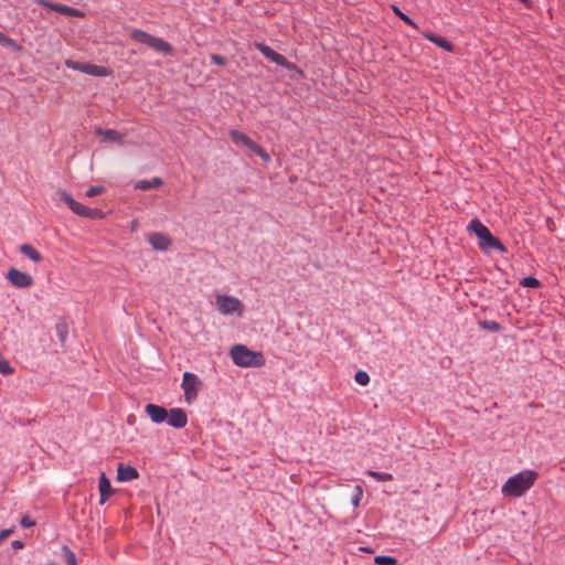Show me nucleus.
I'll list each match as a JSON object with an SVG mask.
<instances>
[{
  "mask_svg": "<svg viewBox=\"0 0 565 565\" xmlns=\"http://www.w3.org/2000/svg\"><path fill=\"white\" fill-rule=\"evenodd\" d=\"M537 479V472L533 470H523L510 477L501 488L504 497L518 498L523 495Z\"/></svg>",
  "mask_w": 565,
  "mask_h": 565,
  "instance_id": "nucleus-1",
  "label": "nucleus"
},
{
  "mask_svg": "<svg viewBox=\"0 0 565 565\" xmlns=\"http://www.w3.org/2000/svg\"><path fill=\"white\" fill-rule=\"evenodd\" d=\"M468 230L473 232L479 238V246L481 249L489 252L491 249H498L501 253H505V246L492 235L489 228L483 225L478 218H472L468 224Z\"/></svg>",
  "mask_w": 565,
  "mask_h": 565,
  "instance_id": "nucleus-2",
  "label": "nucleus"
},
{
  "mask_svg": "<svg viewBox=\"0 0 565 565\" xmlns=\"http://www.w3.org/2000/svg\"><path fill=\"white\" fill-rule=\"evenodd\" d=\"M230 354L234 364L241 367H259L265 363L264 355L260 352H254L244 344L233 345Z\"/></svg>",
  "mask_w": 565,
  "mask_h": 565,
  "instance_id": "nucleus-3",
  "label": "nucleus"
},
{
  "mask_svg": "<svg viewBox=\"0 0 565 565\" xmlns=\"http://www.w3.org/2000/svg\"><path fill=\"white\" fill-rule=\"evenodd\" d=\"M56 200L63 202L68 206V209L76 215L96 220L103 218L105 216L104 212L98 209H89L84 204L75 201L73 196L64 190H60L55 194Z\"/></svg>",
  "mask_w": 565,
  "mask_h": 565,
  "instance_id": "nucleus-4",
  "label": "nucleus"
},
{
  "mask_svg": "<svg viewBox=\"0 0 565 565\" xmlns=\"http://www.w3.org/2000/svg\"><path fill=\"white\" fill-rule=\"evenodd\" d=\"M130 36L132 40L143 43L159 53L170 55L173 52V49L170 43H168L161 38L153 36L142 30H134L130 33Z\"/></svg>",
  "mask_w": 565,
  "mask_h": 565,
  "instance_id": "nucleus-5",
  "label": "nucleus"
},
{
  "mask_svg": "<svg viewBox=\"0 0 565 565\" xmlns=\"http://www.w3.org/2000/svg\"><path fill=\"white\" fill-rule=\"evenodd\" d=\"M215 306L218 312L224 316L236 315L241 318L244 315L243 302L234 296L217 295L215 298Z\"/></svg>",
  "mask_w": 565,
  "mask_h": 565,
  "instance_id": "nucleus-6",
  "label": "nucleus"
},
{
  "mask_svg": "<svg viewBox=\"0 0 565 565\" xmlns=\"http://www.w3.org/2000/svg\"><path fill=\"white\" fill-rule=\"evenodd\" d=\"M181 387L184 392L185 402L191 404L198 397L201 380L194 373L185 372L182 377Z\"/></svg>",
  "mask_w": 565,
  "mask_h": 565,
  "instance_id": "nucleus-7",
  "label": "nucleus"
},
{
  "mask_svg": "<svg viewBox=\"0 0 565 565\" xmlns=\"http://www.w3.org/2000/svg\"><path fill=\"white\" fill-rule=\"evenodd\" d=\"M255 47L260 51V53L271 62L276 63L279 66L286 67L288 70H294L295 65L290 62H288L285 56L274 51L268 45L262 43V42H255Z\"/></svg>",
  "mask_w": 565,
  "mask_h": 565,
  "instance_id": "nucleus-8",
  "label": "nucleus"
},
{
  "mask_svg": "<svg viewBox=\"0 0 565 565\" xmlns=\"http://www.w3.org/2000/svg\"><path fill=\"white\" fill-rule=\"evenodd\" d=\"M7 279L10 284L17 288H28L34 282L33 277L24 271L17 268H10L7 273Z\"/></svg>",
  "mask_w": 565,
  "mask_h": 565,
  "instance_id": "nucleus-9",
  "label": "nucleus"
},
{
  "mask_svg": "<svg viewBox=\"0 0 565 565\" xmlns=\"http://www.w3.org/2000/svg\"><path fill=\"white\" fill-rule=\"evenodd\" d=\"M36 2L43 7H46L57 13H61L63 15H68V17H78V18H83L84 17V13L75 8H72V7H68L66 4H62V3H53V2H50L49 0H36Z\"/></svg>",
  "mask_w": 565,
  "mask_h": 565,
  "instance_id": "nucleus-10",
  "label": "nucleus"
},
{
  "mask_svg": "<svg viewBox=\"0 0 565 565\" xmlns=\"http://www.w3.org/2000/svg\"><path fill=\"white\" fill-rule=\"evenodd\" d=\"M145 413L156 424H161L168 418V411L164 407L156 404H147L145 406Z\"/></svg>",
  "mask_w": 565,
  "mask_h": 565,
  "instance_id": "nucleus-11",
  "label": "nucleus"
},
{
  "mask_svg": "<svg viewBox=\"0 0 565 565\" xmlns=\"http://www.w3.org/2000/svg\"><path fill=\"white\" fill-rule=\"evenodd\" d=\"M167 420L174 428H183L188 424V416L182 408H172L168 412Z\"/></svg>",
  "mask_w": 565,
  "mask_h": 565,
  "instance_id": "nucleus-12",
  "label": "nucleus"
},
{
  "mask_svg": "<svg viewBox=\"0 0 565 565\" xmlns=\"http://www.w3.org/2000/svg\"><path fill=\"white\" fill-rule=\"evenodd\" d=\"M139 476L136 468L119 463L117 468V480L119 482H127L137 479Z\"/></svg>",
  "mask_w": 565,
  "mask_h": 565,
  "instance_id": "nucleus-13",
  "label": "nucleus"
},
{
  "mask_svg": "<svg viewBox=\"0 0 565 565\" xmlns=\"http://www.w3.org/2000/svg\"><path fill=\"white\" fill-rule=\"evenodd\" d=\"M148 242L157 250H167L171 245V239L161 233H153L149 235Z\"/></svg>",
  "mask_w": 565,
  "mask_h": 565,
  "instance_id": "nucleus-14",
  "label": "nucleus"
},
{
  "mask_svg": "<svg viewBox=\"0 0 565 565\" xmlns=\"http://www.w3.org/2000/svg\"><path fill=\"white\" fill-rule=\"evenodd\" d=\"M98 488H99V493H100L99 503L104 504L108 500V498L113 494L110 481L105 476V473H102V476L99 478Z\"/></svg>",
  "mask_w": 565,
  "mask_h": 565,
  "instance_id": "nucleus-15",
  "label": "nucleus"
},
{
  "mask_svg": "<svg viewBox=\"0 0 565 565\" xmlns=\"http://www.w3.org/2000/svg\"><path fill=\"white\" fill-rule=\"evenodd\" d=\"M423 34L428 41L435 43L436 45L444 49L445 51L452 52V50H454L452 44L449 41H447L445 38L436 35L431 32H424Z\"/></svg>",
  "mask_w": 565,
  "mask_h": 565,
  "instance_id": "nucleus-16",
  "label": "nucleus"
},
{
  "mask_svg": "<svg viewBox=\"0 0 565 565\" xmlns=\"http://www.w3.org/2000/svg\"><path fill=\"white\" fill-rule=\"evenodd\" d=\"M82 72L93 76H107L110 74L107 67L90 63H85V65L82 67Z\"/></svg>",
  "mask_w": 565,
  "mask_h": 565,
  "instance_id": "nucleus-17",
  "label": "nucleus"
},
{
  "mask_svg": "<svg viewBox=\"0 0 565 565\" xmlns=\"http://www.w3.org/2000/svg\"><path fill=\"white\" fill-rule=\"evenodd\" d=\"M97 134L104 137V141L122 143V136L113 129H97Z\"/></svg>",
  "mask_w": 565,
  "mask_h": 565,
  "instance_id": "nucleus-18",
  "label": "nucleus"
},
{
  "mask_svg": "<svg viewBox=\"0 0 565 565\" xmlns=\"http://www.w3.org/2000/svg\"><path fill=\"white\" fill-rule=\"evenodd\" d=\"M20 252L34 263H40L43 259L42 255L30 244H22Z\"/></svg>",
  "mask_w": 565,
  "mask_h": 565,
  "instance_id": "nucleus-19",
  "label": "nucleus"
},
{
  "mask_svg": "<svg viewBox=\"0 0 565 565\" xmlns=\"http://www.w3.org/2000/svg\"><path fill=\"white\" fill-rule=\"evenodd\" d=\"M163 184V181L160 178H153L151 180H140L136 183V189L139 190H150L153 188H159Z\"/></svg>",
  "mask_w": 565,
  "mask_h": 565,
  "instance_id": "nucleus-20",
  "label": "nucleus"
},
{
  "mask_svg": "<svg viewBox=\"0 0 565 565\" xmlns=\"http://www.w3.org/2000/svg\"><path fill=\"white\" fill-rule=\"evenodd\" d=\"M230 136L235 145H243L249 139V137L238 130H231Z\"/></svg>",
  "mask_w": 565,
  "mask_h": 565,
  "instance_id": "nucleus-21",
  "label": "nucleus"
},
{
  "mask_svg": "<svg viewBox=\"0 0 565 565\" xmlns=\"http://www.w3.org/2000/svg\"><path fill=\"white\" fill-rule=\"evenodd\" d=\"M63 557L65 559L66 565H77L76 556L74 552L66 545L62 547Z\"/></svg>",
  "mask_w": 565,
  "mask_h": 565,
  "instance_id": "nucleus-22",
  "label": "nucleus"
},
{
  "mask_svg": "<svg viewBox=\"0 0 565 565\" xmlns=\"http://www.w3.org/2000/svg\"><path fill=\"white\" fill-rule=\"evenodd\" d=\"M367 475L371 476L372 478L376 479L377 481H390L393 479V476L388 472H379V471L369 470Z\"/></svg>",
  "mask_w": 565,
  "mask_h": 565,
  "instance_id": "nucleus-23",
  "label": "nucleus"
},
{
  "mask_svg": "<svg viewBox=\"0 0 565 565\" xmlns=\"http://www.w3.org/2000/svg\"><path fill=\"white\" fill-rule=\"evenodd\" d=\"M374 563L376 565H397V559L392 556H376L374 558Z\"/></svg>",
  "mask_w": 565,
  "mask_h": 565,
  "instance_id": "nucleus-24",
  "label": "nucleus"
},
{
  "mask_svg": "<svg viewBox=\"0 0 565 565\" xmlns=\"http://www.w3.org/2000/svg\"><path fill=\"white\" fill-rule=\"evenodd\" d=\"M354 380L358 384L365 386L370 383V375L365 371H358L354 374Z\"/></svg>",
  "mask_w": 565,
  "mask_h": 565,
  "instance_id": "nucleus-25",
  "label": "nucleus"
},
{
  "mask_svg": "<svg viewBox=\"0 0 565 565\" xmlns=\"http://www.w3.org/2000/svg\"><path fill=\"white\" fill-rule=\"evenodd\" d=\"M13 372H14V369L9 364V362L7 360H4L0 355V373L3 375H9V374H12Z\"/></svg>",
  "mask_w": 565,
  "mask_h": 565,
  "instance_id": "nucleus-26",
  "label": "nucleus"
},
{
  "mask_svg": "<svg viewBox=\"0 0 565 565\" xmlns=\"http://www.w3.org/2000/svg\"><path fill=\"white\" fill-rule=\"evenodd\" d=\"M362 497H363V489H362L361 486H356L354 488V494H353V497L351 499L352 505L353 507H358L360 504V502H361Z\"/></svg>",
  "mask_w": 565,
  "mask_h": 565,
  "instance_id": "nucleus-27",
  "label": "nucleus"
},
{
  "mask_svg": "<svg viewBox=\"0 0 565 565\" xmlns=\"http://www.w3.org/2000/svg\"><path fill=\"white\" fill-rule=\"evenodd\" d=\"M392 10L393 12L399 18L402 19L404 22H406L407 24L412 25V26H416V24L414 23V21L407 17L406 14H404L396 6H392Z\"/></svg>",
  "mask_w": 565,
  "mask_h": 565,
  "instance_id": "nucleus-28",
  "label": "nucleus"
},
{
  "mask_svg": "<svg viewBox=\"0 0 565 565\" xmlns=\"http://www.w3.org/2000/svg\"><path fill=\"white\" fill-rule=\"evenodd\" d=\"M105 190H106L105 186H102V185L89 186L86 191V196L93 198V196L99 195V194L104 193Z\"/></svg>",
  "mask_w": 565,
  "mask_h": 565,
  "instance_id": "nucleus-29",
  "label": "nucleus"
},
{
  "mask_svg": "<svg viewBox=\"0 0 565 565\" xmlns=\"http://www.w3.org/2000/svg\"><path fill=\"white\" fill-rule=\"evenodd\" d=\"M480 326L483 329L489 330V331H499L500 330V326L495 321H491V320H484V321L480 322Z\"/></svg>",
  "mask_w": 565,
  "mask_h": 565,
  "instance_id": "nucleus-30",
  "label": "nucleus"
},
{
  "mask_svg": "<svg viewBox=\"0 0 565 565\" xmlns=\"http://www.w3.org/2000/svg\"><path fill=\"white\" fill-rule=\"evenodd\" d=\"M522 285L525 287L536 288L540 286V281L534 277H525L522 280Z\"/></svg>",
  "mask_w": 565,
  "mask_h": 565,
  "instance_id": "nucleus-31",
  "label": "nucleus"
},
{
  "mask_svg": "<svg viewBox=\"0 0 565 565\" xmlns=\"http://www.w3.org/2000/svg\"><path fill=\"white\" fill-rule=\"evenodd\" d=\"M65 65L68 67V68H73V70H77V71H81L82 72V67L85 65V63H79V62H73L71 60H67L65 62Z\"/></svg>",
  "mask_w": 565,
  "mask_h": 565,
  "instance_id": "nucleus-32",
  "label": "nucleus"
},
{
  "mask_svg": "<svg viewBox=\"0 0 565 565\" xmlns=\"http://www.w3.org/2000/svg\"><path fill=\"white\" fill-rule=\"evenodd\" d=\"M211 61L216 65H225L226 64V60L218 54H212Z\"/></svg>",
  "mask_w": 565,
  "mask_h": 565,
  "instance_id": "nucleus-33",
  "label": "nucleus"
},
{
  "mask_svg": "<svg viewBox=\"0 0 565 565\" xmlns=\"http://www.w3.org/2000/svg\"><path fill=\"white\" fill-rule=\"evenodd\" d=\"M246 148L252 150L253 152H256V149H258L260 146L256 142H254L250 138L244 143Z\"/></svg>",
  "mask_w": 565,
  "mask_h": 565,
  "instance_id": "nucleus-34",
  "label": "nucleus"
},
{
  "mask_svg": "<svg viewBox=\"0 0 565 565\" xmlns=\"http://www.w3.org/2000/svg\"><path fill=\"white\" fill-rule=\"evenodd\" d=\"M246 148L252 150L253 152H256V149H258L260 146L256 142H254L250 138L244 143Z\"/></svg>",
  "mask_w": 565,
  "mask_h": 565,
  "instance_id": "nucleus-35",
  "label": "nucleus"
},
{
  "mask_svg": "<svg viewBox=\"0 0 565 565\" xmlns=\"http://www.w3.org/2000/svg\"><path fill=\"white\" fill-rule=\"evenodd\" d=\"M255 153L257 156H259L265 161L269 160V154L266 152V150L262 146L258 149H256Z\"/></svg>",
  "mask_w": 565,
  "mask_h": 565,
  "instance_id": "nucleus-36",
  "label": "nucleus"
},
{
  "mask_svg": "<svg viewBox=\"0 0 565 565\" xmlns=\"http://www.w3.org/2000/svg\"><path fill=\"white\" fill-rule=\"evenodd\" d=\"M21 525L23 527H30V526H33L34 525V522L29 518V516H24L22 518L21 520Z\"/></svg>",
  "mask_w": 565,
  "mask_h": 565,
  "instance_id": "nucleus-37",
  "label": "nucleus"
},
{
  "mask_svg": "<svg viewBox=\"0 0 565 565\" xmlns=\"http://www.w3.org/2000/svg\"><path fill=\"white\" fill-rule=\"evenodd\" d=\"M12 533V530L4 529L0 532V543L6 540L10 534Z\"/></svg>",
  "mask_w": 565,
  "mask_h": 565,
  "instance_id": "nucleus-38",
  "label": "nucleus"
},
{
  "mask_svg": "<svg viewBox=\"0 0 565 565\" xmlns=\"http://www.w3.org/2000/svg\"><path fill=\"white\" fill-rule=\"evenodd\" d=\"M13 545H14L15 547H21V546H22V543H21L20 541H15V542H13Z\"/></svg>",
  "mask_w": 565,
  "mask_h": 565,
  "instance_id": "nucleus-39",
  "label": "nucleus"
},
{
  "mask_svg": "<svg viewBox=\"0 0 565 565\" xmlns=\"http://www.w3.org/2000/svg\"><path fill=\"white\" fill-rule=\"evenodd\" d=\"M522 3H524L526 7L530 6V1L529 0H520Z\"/></svg>",
  "mask_w": 565,
  "mask_h": 565,
  "instance_id": "nucleus-40",
  "label": "nucleus"
},
{
  "mask_svg": "<svg viewBox=\"0 0 565 565\" xmlns=\"http://www.w3.org/2000/svg\"><path fill=\"white\" fill-rule=\"evenodd\" d=\"M6 39V36L3 35L2 32H0V42L3 41Z\"/></svg>",
  "mask_w": 565,
  "mask_h": 565,
  "instance_id": "nucleus-41",
  "label": "nucleus"
}]
</instances>
